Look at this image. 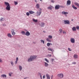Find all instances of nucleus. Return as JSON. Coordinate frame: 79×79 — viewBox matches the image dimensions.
Returning a JSON list of instances; mask_svg holds the SVG:
<instances>
[{
  "instance_id": "obj_1",
  "label": "nucleus",
  "mask_w": 79,
  "mask_h": 79,
  "mask_svg": "<svg viewBox=\"0 0 79 79\" xmlns=\"http://www.w3.org/2000/svg\"><path fill=\"white\" fill-rule=\"evenodd\" d=\"M36 58H37V56H31L28 59V61L29 62H30V61H33Z\"/></svg>"
},
{
  "instance_id": "obj_2",
  "label": "nucleus",
  "mask_w": 79,
  "mask_h": 79,
  "mask_svg": "<svg viewBox=\"0 0 79 79\" xmlns=\"http://www.w3.org/2000/svg\"><path fill=\"white\" fill-rule=\"evenodd\" d=\"M39 10L37 11V16H40V15H41V13H42V9L41 8H40L39 9Z\"/></svg>"
},
{
  "instance_id": "obj_3",
  "label": "nucleus",
  "mask_w": 79,
  "mask_h": 79,
  "mask_svg": "<svg viewBox=\"0 0 79 79\" xmlns=\"http://www.w3.org/2000/svg\"><path fill=\"white\" fill-rule=\"evenodd\" d=\"M57 77H58L60 79H63V77L64 76L63 74V73H60L57 75Z\"/></svg>"
},
{
  "instance_id": "obj_4",
  "label": "nucleus",
  "mask_w": 79,
  "mask_h": 79,
  "mask_svg": "<svg viewBox=\"0 0 79 79\" xmlns=\"http://www.w3.org/2000/svg\"><path fill=\"white\" fill-rule=\"evenodd\" d=\"M64 22L65 24H69L70 23L69 20H64Z\"/></svg>"
},
{
  "instance_id": "obj_5",
  "label": "nucleus",
  "mask_w": 79,
  "mask_h": 79,
  "mask_svg": "<svg viewBox=\"0 0 79 79\" xmlns=\"http://www.w3.org/2000/svg\"><path fill=\"white\" fill-rule=\"evenodd\" d=\"M70 42L71 43H72V44H74V43H75V39L74 38H71Z\"/></svg>"
},
{
  "instance_id": "obj_6",
  "label": "nucleus",
  "mask_w": 79,
  "mask_h": 79,
  "mask_svg": "<svg viewBox=\"0 0 79 79\" xmlns=\"http://www.w3.org/2000/svg\"><path fill=\"white\" fill-rule=\"evenodd\" d=\"M60 6L59 5H57L56 6H55V10H58V9H60Z\"/></svg>"
},
{
  "instance_id": "obj_7",
  "label": "nucleus",
  "mask_w": 79,
  "mask_h": 79,
  "mask_svg": "<svg viewBox=\"0 0 79 79\" xmlns=\"http://www.w3.org/2000/svg\"><path fill=\"white\" fill-rule=\"evenodd\" d=\"M11 32H12V35H15V34H16V33L14 31H15V30H14V29H12L11 30Z\"/></svg>"
},
{
  "instance_id": "obj_8",
  "label": "nucleus",
  "mask_w": 79,
  "mask_h": 79,
  "mask_svg": "<svg viewBox=\"0 0 79 79\" xmlns=\"http://www.w3.org/2000/svg\"><path fill=\"white\" fill-rule=\"evenodd\" d=\"M71 5V1L70 0H68L67 2L66 5L68 6V5Z\"/></svg>"
},
{
  "instance_id": "obj_9",
  "label": "nucleus",
  "mask_w": 79,
  "mask_h": 79,
  "mask_svg": "<svg viewBox=\"0 0 79 79\" xmlns=\"http://www.w3.org/2000/svg\"><path fill=\"white\" fill-rule=\"evenodd\" d=\"M10 6H7V7H6V10H7V11H10Z\"/></svg>"
},
{
  "instance_id": "obj_10",
  "label": "nucleus",
  "mask_w": 79,
  "mask_h": 79,
  "mask_svg": "<svg viewBox=\"0 0 79 79\" xmlns=\"http://www.w3.org/2000/svg\"><path fill=\"white\" fill-rule=\"evenodd\" d=\"M40 26L41 27H43L45 26V23L44 22H42L40 24Z\"/></svg>"
},
{
  "instance_id": "obj_11",
  "label": "nucleus",
  "mask_w": 79,
  "mask_h": 79,
  "mask_svg": "<svg viewBox=\"0 0 79 79\" xmlns=\"http://www.w3.org/2000/svg\"><path fill=\"white\" fill-rule=\"evenodd\" d=\"M30 35V32H29L28 31H27L25 33V35L27 36H29V35Z\"/></svg>"
},
{
  "instance_id": "obj_12",
  "label": "nucleus",
  "mask_w": 79,
  "mask_h": 79,
  "mask_svg": "<svg viewBox=\"0 0 79 79\" xmlns=\"http://www.w3.org/2000/svg\"><path fill=\"white\" fill-rule=\"evenodd\" d=\"M29 13L30 14V15H32V14H34V13H35V12L32 10H29Z\"/></svg>"
},
{
  "instance_id": "obj_13",
  "label": "nucleus",
  "mask_w": 79,
  "mask_h": 79,
  "mask_svg": "<svg viewBox=\"0 0 79 79\" xmlns=\"http://www.w3.org/2000/svg\"><path fill=\"white\" fill-rule=\"evenodd\" d=\"M7 36L8 37H10V38H12V35H11V34L10 33L8 34Z\"/></svg>"
},
{
  "instance_id": "obj_14",
  "label": "nucleus",
  "mask_w": 79,
  "mask_h": 79,
  "mask_svg": "<svg viewBox=\"0 0 79 79\" xmlns=\"http://www.w3.org/2000/svg\"><path fill=\"white\" fill-rule=\"evenodd\" d=\"M73 57L74 58L76 59L77 58H78V56L77 54H74V55Z\"/></svg>"
},
{
  "instance_id": "obj_15",
  "label": "nucleus",
  "mask_w": 79,
  "mask_h": 79,
  "mask_svg": "<svg viewBox=\"0 0 79 79\" xmlns=\"http://www.w3.org/2000/svg\"><path fill=\"white\" fill-rule=\"evenodd\" d=\"M46 77H47V79H50V75L48 74H46Z\"/></svg>"
},
{
  "instance_id": "obj_16",
  "label": "nucleus",
  "mask_w": 79,
  "mask_h": 79,
  "mask_svg": "<svg viewBox=\"0 0 79 79\" xmlns=\"http://www.w3.org/2000/svg\"><path fill=\"white\" fill-rule=\"evenodd\" d=\"M4 3H5V5H6V6H10V4H9V3H8V2H4Z\"/></svg>"
},
{
  "instance_id": "obj_17",
  "label": "nucleus",
  "mask_w": 79,
  "mask_h": 79,
  "mask_svg": "<svg viewBox=\"0 0 79 79\" xmlns=\"http://www.w3.org/2000/svg\"><path fill=\"white\" fill-rule=\"evenodd\" d=\"M74 4L76 5V6H77L78 7H79V3L77 2H75L74 3Z\"/></svg>"
},
{
  "instance_id": "obj_18",
  "label": "nucleus",
  "mask_w": 79,
  "mask_h": 79,
  "mask_svg": "<svg viewBox=\"0 0 79 79\" xmlns=\"http://www.w3.org/2000/svg\"><path fill=\"white\" fill-rule=\"evenodd\" d=\"M62 14H63V15H68V12H65L64 11H63L62 12Z\"/></svg>"
},
{
  "instance_id": "obj_19",
  "label": "nucleus",
  "mask_w": 79,
  "mask_h": 79,
  "mask_svg": "<svg viewBox=\"0 0 79 79\" xmlns=\"http://www.w3.org/2000/svg\"><path fill=\"white\" fill-rule=\"evenodd\" d=\"M72 30L73 31H76V27H74L72 28Z\"/></svg>"
},
{
  "instance_id": "obj_20",
  "label": "nucleus",
  "mask_w": 79,
  "mask_h": 79,
  "mask_svg": "<svg viewBox=\"0 0 79 79\" xmlns=\"http://www.w3.org/2000/svg\"><path fill=\"white\" fill-rule=\"evenodd\" d=\"M40 7V5L39 4L37 3V4L36 5V8H39Z\"/></svg>"
},
{
  "instance_id": "obj_21",
  "label": "nucleus",
  "mask_w": 79,
  "mask_h": 79,
  "mask_svg": "<svg viewBox=\"0 0 79 79\" xmlns=\"http://www.w3.org/2000/svg\"><path fill=\"white\" fill-rule=\"evenodd\" d=\"M2 77H3V78H4V77H6V75L5 74H2L1 75Z\"/></svg>"
},
{
  "instance_id": "obj_22",
  "label": "nucleus",
  "mask_w": 79,
  "mask_h": 79,
  "mask_svg": "<svg viewBox=\"0 0 79 79\" xmlns=\"http://www.w3.org/2000/svg\"><path fill=\"white\" fill-rule=\"evenodd\" d=\"M48 10H52V6H51L48 7Z\"/></svg>"
},
{
  "instance_id": "obj_23",
  "label": "nucleus",
  "mask_w": 79,
  "mask_h": 79,
  "mask_svg": "<svg viewBox=\"0 0 79 79\" xmlns=\"http://www.w3.org/2000/svg\"><path fill=\"white\" fill-rule=\"evenodd\" d=\"M45 63L44 65L45 67H47L48 66V63H47V62H44Z\"/></svg>"
},
{
  "instance_id": "obj_24",
  "label": "nucleus",
  "mask_w": 79,
  "mask_h": 79,
  "mask_svg": "<svg viewBox=\"0 0 79 79\" xmlns=\"http://www.w3.org/2000/svg\"><path fill=\"white\" fill-rule=\"evenodd\" d=\"M33 21H34V22H35V23H37L38 20L37 19H33Z\"/></svg>"
},
{
  "instance_id": "obj_25",
  "label": "nucleus",
  "mask_w": 79,
  "mask_h": 79,
  "mask_svg": "<svg viewBox=\"0 0 79 79\" xmlns=\"http://www.w3.org/2000/svg\"><path fill=\"white\" fill-rule=\"evenodd\" d=\"M72 7L73 8V9H74V10H77V7L74 6V5H72Z\"/></svg>"
},
{
  "instance_id": "obj_26",
  "label": "nucleus",
  "mask_w": 79,
  "mask_h": 79,
  "mask_svg": "<svg viewBox=\"0 0 79 79\" xmlns=\"http://www.w3.org/2000/svg\"><path fill=\"white\" fill-rule=\"evenodd\" d=\"M46 40L48 42H52V41L50 40L49 38H47Z\"/></svg>"
},
{
  "instance_id": "obj_27",
  "label": "nucleus",
  "mask_w": 79,
  "mask_h": 79,
  "mask_svg": "<svg viewBox=\"0 0 79 79\" xmlns=\"http://www.w3.org/2000/svg\"><path fill=\"white\" fill-rule=\"evenodd\" d=\"M48 38H49V39H52L53 38V37L52 36V35H49L48 36Z\"/></svg>"
},
{
  "instance_id": "obj_28",
  "label": "nucleus",
  "mask_w": 79,
  "mask_h": 79,
  "mask_svg": "<svg viewBox=\"0 0 79 79\" xmlns=\"http://www.w3.org/2000/svg\"><path fill=\"white\" fill-rule=\"evenodd\" d=\"M48 50H49V51H51V52H52V51L53 49H52L50 48H48Z\"/></svg>"
},
{
  "instance_id": "obj_29",
  "label": "nucleus",
  "mask_w": 79,
  "mask_h": 79,
  "mask_svg": "<svg viewBox=\"0 0 79 79\" xmlns=\"http://www.w3.org/2000/svg\"><path fill=\"white\" fill-rule=\"evenodd\" d=\"M59 32L60 34H61V33L62 32V29H60L59 30Z\"/></svg>"
},
{
  "instance_id": "obj_30",
  "label": "nucleus",
  "mask_w": 79,
  "mask_h": 79,
  "mask_svg": "<svg viewBox=\"0 0 79 79\" xmlns=\"http://www.w3.org/2000/svg\"><path fill=\"white\" fill-rule=\"evenodd\" d=\"M44 60H45V61H46L47 63H49V61L47 58H45Z\"/></svg>"
},
{
  "instance_id": "obj_31",
  "label": "nucleus",
  "mask_w": 79,
  "mask_h": 79,
  "mask_svg": "<svg viewBox=\"0 0 79 79\" xmlns=\"http://www.w3.org/2000/svg\"><path fill=\"white\" fill-rule=\"evenodd\" d=\"M21 33L23 34V35H25V34L26 35V34L25 33V32L23 31H21Z\"/></svg>"
},
{
  "instance_id": "obj_32",
  "label": "nucleus",
  "mask_w": 79,
  "mask_h": 79,
  "mask_svg": "<svg viewBox=\"0 0 79 79\" xmlns=\"http://www.w3.org/2000/svg\"><path fill=\"white\" fill-rule=\"evenodd\" d=\"M19 68L20 71H21V70H22V67L20 65H19Z\"/></svg>"
},
{
  "instance_id": "obj_33",
  "label": "nucleus",
  "mask_w": 79,
  "mask_h": 79,
  "mask_svg": "<svg viewBox=\"0 0 79 79\" xmlns=\"http://www.w3.org/2000/svg\"><path fill=\"white\" fill-rule=\"evenodd\" d=\"M50 43H48L47 44V46H48V47H50Z\"/></svg>"
},
{
  "instance_id": "obj_34",
  "label": "nucleus",
  "mask_w": 79,
  "mask_h": 79,
  "mask_svg": "<svg viewBox=\"0 0 79 79\" xmlns=\"http://www.w3.org/2000/svg\"><path fill=\"white\" fill-rule=\"evenodd\" d=\"M41 42L42 43H42H43V44H44V40H41Z\"/></svg>"
},
{
  "instance_id": "obj_35",
  "label": "nucleus",
  "mask_w": 79,
  "mask_h": 79,
  "mask_svg": "<svg viewBox=\"0 0 79 79\" xmlns=\"http://www.w3.org/2000/svg\"><path fill=\"white\" fill-rule=\"evenodd\" d=\"M29 12H27L26 13V15H27V16H29L30 14H29Z\"/></svg>"
},
{
  "instance_id": "obj_36",
  "label": "nucleus",
  "mask_w": 79,
  "mask_h": 79,
  "mask_svg": "<svg viewBox=\"0 0 79 79\" xmlns=\"http://www.w3.org/2000/svg\"><path fill=\"white\" fill-rule=\"evenodd\" d=\"M76 28L78 30V31H79V26H77L76 27Z\"/></svg>"
},
{
  "instance_id": "obj_37",
  "label": "nucleus",
  "mask_w": 79,
  "mask_h": 79,
  "mask_svg": "<svg viewBox=\"0 0 79 79\" xmlns=\"http://www.w3.org/2000/svg\"><path fill=\"white\" fill-rule=\"evenodd\" d=\"M15 5H18V2H15Z\"/></svg>"
},
{
  "instance_id": "obj_38",
  "label": "nucleus",
  "mask_w": 79,
  "mask_h": 79,
  "mask_svg": "<svg viewBox=\"0 0 79 79\" xmlns=\"http://www.w3.org/2000/svg\"><path fill=\"white\" fill-rule=\"evenodd\" d=\"M47 56L49 57H50L52 56V55H51V54H48L47 55Z\"/></svg>"
},
{
  "instance_id": "obj_39",
  "label": "nucleus",
  "mask_w": 79,
  "mask_h": 79,
  "mask_svg": "<svg viewBox=\"0 0 79 79\" xmlns=\"http://www.w3.org/2000/svg\"><path fill=\"white\" fill-rule=\"evenodd\" d=\"M11 64L12 65V66H13V65L14 64H13V62H11Z\"/></svg>"
},
{
  "instance_id": "obj_40",
  "label": "nucleus",
  "mask_w": 79,
  "mask_h": 79,
  "mask_svg": "<svg viewBox=\"0 0 79 79\" xmlns=\"http://www.w3.org/2000/svg\"><path fill=\"white\" fill-rule=\"evenodd\" d=\"M72 64H76V62H73Z\"/></svg>"
},
{
  "instance_id": "obj_41",
  "label": "nucleus",
  "mask_w": 79,
  "mask_h": 79,
  "mask_svg": "<svg viewBox=\"0 0 79 79\" xmlns=\"http://www.w3.org/2000/svg\"><path fill=\"white\" fill-rule=\"evenodd\" d=\"M3 20V18H1L0 20L1 21H2Z\"/></svg>"
},
{
  "instance_id": "obj_42",
  "label": "nucleus",
  "mask_w": 79,
  "mask_h": 79,
  "mask_svg": "<svg viewBox=\"0 0 79 79\" xmlns=\"http://www.w3.org/2000/svg\"><path fill=\"white\" fill-rule=\"evenodd\" d=\"M51 2L52 3H54V2H55V1H54V0H51Z\"/></svg>"
},
{
  "instance_id": "obj_43",
  "label": "nucleus",
  "mask_w": 79,
  "mask_h": 79,
  "mask_svg": "<svg viewBox=\"0 0 79 79\" xmlns=\"http://www.w3.org/2000/svg\"><path fill=\"white\" fill-rule=\"evenodd\" d=\"M9 75L10 77H11V73H9Z\"/></svg>"
},
{
  "instance_id": "obj_44",
  "label": "nucleus",
  "mask_w": 79,
  "mask_h": 79,
  "mask_svg": "<svg viewBox=\"0 0 79 79\" xmlns=\"http://www.w3.org/2000/svg\"><path fill=\"white\" fill-rule=\"evenodd\" d=\"M43 77V79H45V76L44 75Z\"/></svg>"
},
{
  "instance_id": "obj_45",
  "label": "nucleus",
  "mask_w": 79,
  "mask_h": 79,
  "mask_svg": "<svg viewBox=\"0 0 79 79\" xmlns=\"http://www.w3.org/2000/svg\"><path fill=\"white\" fill-rule=\"evenodd\" d=\"M68 50H69V51H70V52H71V49H70V48H68Z\"/></svg>"
},
{
  "instance_id": "obj_46",
  "label": "nucleus",
  "mask_w": 79,
  "mask_h": 79,
  "mask_svg": "<svg viewBox=\"0 0 79 79\" xmlns=\"http://www.w3.org/2000/svg\"><path fill=\"white\" fill-rule=\"evenodd\" d=\"M63 33L65 34H66V32H65L64 31H63Z\"/></svg>"
},
{
  "instance_id": "obj_47",
  "label": "nucleus",
  "mask_w": 79,
  "mask_h": 79,
  "mask_svg": "<svg viewBox=\"0 0 79 79\" xmlns=\"http://www.w3.org/2000/svg\"><path fill=\"white\" fill-rule=\"evenodd\" d=\"M2 26H6V24H2Z\"/></svg>"
},
{
  "instance_id": "obj_48",
  "label": "nucleus",
  "mask_w": 79,
  "mask_h": 79,
  "mask_svg": "<svg viewBox=\"0 0 79 79\" xmlns=\"http://www.w3.org/2000/svg\"><path fill=\"white\" fill-rule=\"evenodd\" d=\"M17 62H18V60H16L15 61V64H16L17 63Z\"/></svg>"
},
{
  "instance_id": "obj_49",
  "label": "nucleus",
  "mask_w": 79,
  "mask_h": 79,
  "mask_svg": "<svg viewBox=\"0 0 79 79\" xmlns=\"http://www.w3.org/2000/svg\"><path fill=\"white\" fill-rule=\"evenodd\" d=\"M2 62V60L1 59H0V62Z\"/></svg>"
},
{
  "instance_id": "obj_50",
  "label": "nucleus",
  "mask_w": 79,
  "mask_h": 79,
  "mask_svg": "<svg viewBox=\"0 0 79 79\" xmlns=\"http://www.w3.org/2000/svg\"><path fill=\"white\" fill-rule=\"evenodd\" d=\"M40 77L41 79H42V75H40Z\"/></svg>"
},
{
  "instance_id": "obj_51",
  "label": "nucleus",
  "mask_w": 79,
  "mask_h": 79,
  "mask_svg": "<svg viewBox=\"0 0 79 79\" xmlns=\"http://www.w3.org/2000/svg\"><path fill=\"white\" fill-rule=\"evenodd\" d=\"M51 79H53V75H52V76H51Z\"/></svg>"
},
{
  "instance_id": "obj_52",
  "label": "nucleus",
  "mask_w": 79,
  "mask_h": 79,
  "mask_svg": "<svg viewBox=\"0 0 79 79\" xmlns=\"http://www.w3.org/2000/svg\"><path fill=\"white\" fill-rule=\"evenodd\" d=\"M18 58L17 57L16 58V60L18 61Z\"/></svg>"
},
{
  "instance_id": "obj_53",
  "label": "nucleus",
  "mask_w": 79,
  "mask_h": 79,
  "mask_svg": "<svg viewBox=\"0 0 79 79\" xmlns=\"http://www.w3.org/2000/svg\"><path fill=\"white\" fill-rule=\"evenodd\" d=\"M35 2H37V1L36 0H35Z\"/></svg>"
},
{
  "instance_id": "obj_54",
  "label": "nucleus",
  "mask_w": 79,
  "mask_h": 79,
  "mask_svg": "<svg viewBox=\"0 0 79 79\" xmlns=\"http://www.w3.org/2000/svg\"><path fill=\"white\" fill-rule=\"evenodd\" d=\"M27 77H26V78H24V79H27Z\"/></svg>"
},
{
  "instance_id": "obj_55",
  "label": "nucleus",
  "mask_w": 79,
  "mask_h": 79,
  "mask_svg": "<svg viewBox=\"0 0 79 79\" xmlns=\"http://www.w3.org/2000/svg\"><path fill=\"white\" fill-rule=\"evenodd\" d=\"M40 1H41V2H42V0H40Z\"/></svg>"
},
{
  "instance_id": "obj_56",
  "label": "nucleus",
  "mask_w": 79,
  "mask_h": 79,
  "mask_svg": "<svg viewBox=\"0 0 79 79\" xmlns=\"http://www.w3.org/2000/svg\"><path fill=\"white\" fill-rule=\"evenodd\" d=\"M43 32H44V31H43Z\"/></svg>"
}]
</instances>
